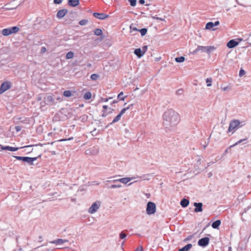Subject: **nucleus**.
<instances>
[{
    "label": "nucleus",
    "instance_id": "obj_1",
    "mask_svg": "<svg viewBox=\"0 0 251 251\" xmlns=\"http://www.w3.org/2000/svg\"><path fill=\"white\" fill-rule=\"evenodd\" d=\"M163 124L168 126L177 125L180 121L179 114L172 109H167L163 115Z\"/></svg>",
    "mask_w": 251,
    "mask_h": 251
},
{
    "label": "nucleus",
    "instance_id": "obj_2",
    "mask_svg": "<svg viewBox=\"0 0 251 251\" xmlns=\"http://www.w3.org/2000/svg\"><path fill=\"white\" fill-rule=\"evenodd\" d=\"M241 122L237 119L232 120L229 124V127L227 130L228 132H232L233 134L239 127H241L240 125Z\"/></svg>",
    "mask_w": 251,
    "mask_h": 251
},
{
    "label": "nucleus",
    "instance_id": "obj_3",
    "mask_svg": "<svg viewBox=\"0 0 251 251\" xmlns=\"http://www.w3.org/2000/svg\"><path fill=\"white\" fill-rule=\"evenodd\" d=\"M215 48L213 46H198V47L193 51V53L196 54L200 51L210 53Z\"/></svg>",
    "mask_w": 251,
    "mask_h": 251
},
{
    "label": "nucleus",
    "instance_id": "obj_4",
    "mask_svg": "<svg viewBox=\"0 0 251 251\" xmlns=\"http://www.w3.org/2000/svg\"><path fill=\"white\" fill-rule=\"evenodd\" d=\"M20 28L18 26H13L12 27H9L4 28L2 30L1 34L3 36H8L11 34L16 33L19 31Z\"/></svg>",
    "mask_w": 251,
    "mask_h": 251
},
{
    "label": "nucleus",
    "instance_id": "obj_5",
    "mask_svg": "<svg viewBox=\"0 0 251 251\" xmlns=\"http://www.w3.org/2000/svg\"><path fill=\"white\" fill-rule=\"evenodd\" d=\"M100 206V202L96 201L94 202L88 209V212L91 214L96 213Z\"/></svg>",
    "mask_w": 251,
    "mask_h": 251
},
{
    "label": "nucleus",
    "instance_id": "obj_6",
    "mask_svg": "<svg viewBox=\"0 0 251 251\" xmlns=\"http://www.w3.org/2000/svg\"><path fill=\"white\" fill-rule=\"evenodd\" d=\"M156 205L154 203L149 201L147 203L146 212L148 215H151L156 212Z\"/></svg>",
    "mask_w": 251,
    "mask_h": 251
},
{
    "label": "nucleus",
    "instance_id": "obj_7",
    "mask_svg": "<svg viewBox=\"0 0 251 251\" xmlns=\"http://www.w3.org/2000/svg\"><path fill=\"white\" fill-rule=\"evenodd\" d=\"M11 87V83L9 81H5L2 83L0 86V94H2Z\"/></svg>",
    "mask_w": 251,
    "mask_h": 251
},
{
    "label": "nucleus",
    "instance_id": "obj_8",
    "mask_svg": "<svg viewBox=\"0 0 251 251\" xmlns=\"http://www.w3.org/2000/svg\"><path fill=\"white\" fill-rule=\"evenodd\" d=\"M135 178H136L135 176L132 177H123V178H119V179H114V180H111L110 181L112 182H120L122 183L126 184L128 182L131 181V180H132L133 179H135Z\"/></svg>",
    "mask_w": 251,
    "mask_h": 251
},
{
    "label": "nucleus",
    "instance_id": "obj_9",
    "mask_svg": "<svg viewBox=\"0 0 251 251\" xmlns=\"http://www.w3.org/2000/svg\"><path fill=\"white\" fill-rule=\"evenodd\" d=\"M209 243V239L208 237H204L200 239L198 241V245L201 247H205L208 245Z\"/></svg>",
    "mask_w": 251,
    "mask_h": 251
},
{
    "label": "nucleus",
    "instance_id": "obj_10",
    "mask_svg": "<svg viewBox=\"0 0 251 251\" xmlns=\"http://www.w3.org/2000/svg\"><path fill=\"white\" fill-rule=\"evenodd\" d=\"M238 40H239V42H237L235 39H232L230 40L227 43V47L229 48H233L236 46H237L239 42L242 40L241 39H237Z\"/></svg>",
    "mask_w": 251,
    "mask_h": 251
},
{
    "label": "nucleus",
    "instance_id": "obj_11",
    "mask_svg": "<svg viewBox=\"0 0 251 251\" xmlns=\"http://www.w3.org/2000/svg\"><path fill=\"white\" fill-rule=\"evenodd\" d=\"M93 16L100 20H104L106 18H107L109 17L108 15H106L103 13H96L95 12L93 13Z\"/></svg>",
    "mask_w": 251,
    "mask_h": 251
},
{
    "label": "nucleus",
    "instance_id": "obj_12",
    "mask_svg": "<svg viewBox=\"0 0 251 251\" xmlns=\"http://www.w3.org/2000/svg\"><path fill=\"white\" fill-rule=\"evenodd\" d=\"M194 206L195 207L194 211L195 212H201L202 211V203L201 202H194Z\"/></svg>",
    "mask_w": 251,
    "mask_h": 251
},
{
    "label": "nucleus",
    "instance_id": "obj_13",
    "mask_svg": "<svg viewBox=\"0 0 251 251\" xmlns=\"http://www.w3.org/2000/svg\"><path fill=\"white\" fill-rule=\"evenodd\" d=\"M68 241V240L66 239H57L55 240L50 241V243L51 244H56V245H61Z\"/></svg>",
    "mask_w": 251,
    "mask_h": 251
},
{
    "label": "nucleus",
    "instance_id": "obj_14",
    "mask_svg": "<svg viewBox=\"0 0 251 251\" xmlns=\"http://www.w3.org/2000/svg\"><path fill=\"white\" fill-rule=\"evenodd\" d=\"M0 147H1V149L2 150H6L11 151H15L19 150V148L17 147H12L10 146H3L2 145H0Z\"/></svg>",
    "mask_w": 251,
    "mask_h": 251
},
{
    "label": "nucleus",
    "instance_id": "obj_15",
    "mask_svg": "<svg viewBox=\"0 0 251 251\" xmlns=\"http://www.w3.org/2000/svg\"><path fill=\"white\" fill-rule=\"evenodd\" d=\"M67 12V10L65 9L60 10L58 11L56 16L58 18L61 19L66 15Z\"/></svg>",
    "mask_w": 251,
    "mask_h": 251
},
{
    "label": "nucleus",
    "instance_id": "obj_16",
    "mask_svg": "<svg viewBox=\"0 0 251 251\" xmlns=\"http://www.w3.org/2000/svg\"><path fill=\"white\" fill-rule=\"evenodd\" d=\"M37 157H30L25 156V162L27 163L28 164L32 165L33 164V161L36 160Z\"/></svg>",
    "mask_w": 251,
    "mask_h": 251
},
{
    "label": "nucleus",
    "instance_id": "obj_17",
    "mask_svg": "<svg viewBox=\"0 0 251 251\" xmlns=\"http://www.w3.org/2000/svg\"><path fill=\"white\" fill-rule=\"evenodd\" d=\"M68 4L72 7H75L79 4V0H68Z\"/></svg>",
    "mask_w": 251,
    "mask_h": 251
},
{
    "label": "nucleus",
    "instance_id": "obj_18",
    "mask_svg": "<svg viewBox=\"0 0 251 251\" xmlns=\"http://www.w3.org/2000/svg\"><path fill=\"white\" fill-rule=\"evenodd\" d=\"M136 178H139L142 180H149L151 178V175L150 174H146L143 175L142 176H137L135 177Z\"/></svg>",
    "mask_w": 251,
    "mask_h": 251
},
{
    "label": "nucleus",
    "instance_id": "obj_19",
    "mask_svg": "<svg viewBox=\"0 0 251 251\" xmlns=\"http://www.w3.org/2000/svg\"><path fill=\"white\" fill-rule=\"evenodd\" d=\"M134 53L139 58H140L144 55L142 51H141V49L140 48L136 49L134 51Z\"/></svg>",
    "mask_w": 251,
    "mask_h": 251
},
{
    "label": "nucleus",
    "instance_id": "obj_20",
    "mask_svg": "<svg viewBox=\"0 0 251 251\" xmlns=\"http://www.w3.org/2000/svg\"><path fill=\"white\" fill-rule=\"evenodd\" d=\"M189 203V201L186 199H183L180 201V205L183 207H187Z\"/></svg>",
    "mask_w": 251,
    "mask_h": 251
},
{
    "label": "nucleus",
    "instance_id": "obj_21",
    "mask_svg": "<svg viewBox=\"0 0 251 251\" xmlns=\"http://www.w3.org/2000/svg\"><path fill=\"white\" fill-rule=\"evenodd\" d=\"M192 245L191 244H188L185 246L184 247L178 250V251H189V250L192 248Z\"/></svg>",
    "mask_w": 251,
    "mask_h": 251
},
{
    "label": "nucleus",
    "instance_id": "obj_22",
    "mask_svg": "<svg viewBox=\"0 0 251 251\" xmlns=\"http://www.w3.org/2000/svg\"><path fill=\"white\" fill-rule=\"evenodd\" d=\"M221 221L220 220H217L215 222H214L212 224V227L213 228H218L220 225H221Z\"/></svg>",
    "mask_w": 251,
    "mask_h": 251
},
{
    "label": "nucleus",
    "instance_id": "obj_23",
    "mask_svg": "<svg viewBox=\"0 0 251 251\" xmlns=\"http://www.w3.org/2000/svg\"><path fill=\"white\" fill-rule=\"evenodd\" d=\"M214 26L213 23L210 22L206 24L205 26V28L206 29H212L213 30H215V29H213V27Z\"/></svg>",
    "mask_w": 251,
    "mask_h": 251
},
{
    "label": "nucleus",
    "instance_id": "obj_24",
    "mask_svg": "<svg viewBox=\"0 0 251 251\" xmlns=\"http://www.w3.org/2000/svg\"><path fill=\"white\" fill-rule=\"evenodd\" d=\"M45 100L47 102V104L53 102L54 101V99L51 95H49L47 96V97L45 98Z\"/></svg>",
    "mask_w": 251,
    "mask_h": 251
},
{
    "label": "nucleus",
    "instance_id": "obj_25",
    "mask_svg": "<svg viewBox=\"0 0 251 251\" xmlns=\"http://www.w3.org/2000/svg\"><path fill=\"white\" fill-rule=\"evenodd\" d=\"M122 115L119 114L113 120L112 123H110L111 125H112L114 123H117L121 119Z\"/></svg>",
    "mask_w": 251,
    "mask_h": 251
},
{
    "label": "nucleus",
    "instance_id": "obj_26",
    "mask_svg": "<svg viewBox=\"0 0 251 251\" xmlns=\"http://www.w3.org/2000/svg\"><path fill=\"white\" fill-rule=\"evenodd\" d=\"M92 97V94L90 92H86L84 96V99L85 100H89Z\"/></svg>",
    "mask_w": 251,
    "mask_h": 251
},
{
    "label": "nucleus",
    "instance_id": "obj_27",
    "mask_svg": "<svg viewBox=\"0 0 251 251\" xmlns=\"http://www.w3.org/2000/svg\"><path fill=\"white\" fill-rule=\"evenodd\" d=\"M94 34L97 36L101 35L102 34V30L100 28H97L94 30Z\"/></svg>",
    "mask_w": 251,
    "mask_h": 251
},
{
    "label": "nucleus",
    "instance_id": "obj_28",
    "mask_svg": "<svg viewBox=\"0 0 251 251\" xmlns=\"http://www.w3.org/2000/svg\"><path fill=\"white\" fill-rule=\"evenodd\" d=\"M184 60H185V58L183 56L176 57L175 58V61L178 63L183 62Z\"/></svg>",
    "mask_w": 251,
    "mask_h": 251
},
{
    "label": "nucleus",
    "instance_id": "obj_29",
    "mask_svg": "<svg viewBox=\"0 0 251 251\" xmlns=\"http://www.w3.org/2000/svg\"><path fill=\"white\" fill-rule=\"evenodd\" d=\"M246 140H247L246 138L241 139V140H239L238 142H236L234 144L230 146L229 148H231L234 147Z\"/></svg>",
    "mask_w": 251,
    "mask_h": 251
},
{
    "label": "nucleus",
    "instance_id": "obj_30",
    "mask_svg": "<svg viewBox=\"0 0 251 251\" xmlns=\"http://www.w3.org/2000/svg\"><path fill=\"white\" fill-rule=\"evenodd\" d=\"M74 55V53L73 52L69 51L67 53L66 58V59H71L73 57Z\"/></svg>",
    "mask_w": 251,
    "mask_h": 251
},
{
    "label": "nucleus",
    "instance_id": "obj_31",
    "mask_svg": "<svg viewBox=\"0 0 251 251\" xmlns=\"http://www.w3.org/2000/svg\"><path fill=\"white\" fill-rule=\"evenodd\" d=\"M72 92L70 90L65 91L63 93V95L66 97H69L71 96Z\"/></svg>",
    "mask_w": 251,
    "mask_h": 251
},
{
    "label": "nucleus",
    "instance_id": "obj_32",
    "mask_svg": "<svg viewBox=\"0 0 251 251\" xmlns=\"http://www.w3.org/2000/svg\"><path fill=\"white\" fill-rule=\"evenodd\" d=\"M126 234L124 231H122L119 234V237L121 239H124L126 237Z\"/></svg>",
    "mask_w": 251,
    "mask_h": 251
},
{
    "label": "nucleus",
    "instance_id": "obj_33",
    "mask_svg": "<svg viewBox=\"0 0 251 251\" xmlns=\"http://www.w3.org/2000/svg\"><path fill=\"white\" fill-rule=\"evenodd\" d=\"M212 79L211 78H207L206 79V82L207 83V86L210 87L212 85Z\"/></svg>",
    "mask_w": 251,
    "mask_h": 251
},
{
    "label": "nucleus",
    "instance_id": "obj_34",
    "mask_svg": "<svg viewBox=\"0 0 251 251\" xmlns=\"http://www.w3.org/2000/svg\"><path fill=\"white\" fill-rule=\"evenodd\" d=\"M100 76L96 74L91 75L90 77L92 80H96L99 78Z\"/></svg>",
    "mask_w": 251,
    "mask_h": 251
},
{
    "label": "nucleus",
    "instance_id": "obj_35",
    "mask_svg": "<svg viewBox=\"0 0 251 251\" xmlns=\"http://www.w3.org/2000/svg\"><path fill=\"white\" fill-rule=\"evenodd\" d=\"M14 157L18 160L23 161L25 162V156H14Z\"/></svg>",
    "mask_w": 251,
    "mask_h": 251
},
{
    "label": "nucleus",
    "instance_id": "obj_36",
    "mask_svg": "<svg viewBox=\"0 0 251 251\" xmlns=\"http://www.w3.org/2000/svg\"><path fill=\"white\" fill-rule=\"evenodd\" d=\"M139 30L142 36L145 35L147 32V29L145 28H142Z\"/></svg>",
    "mask_w": 251,
    "mask_h": 251
},
{
    "label": "nucleus",
    "instance_id": "obj_37",
    "mask_svg": "<svg viewBox=\"0 0 251 251\" xmlns=\"http://www.w3.org/2000/svg\"><path fill=\"white\" fill-rule=\"evenodd\" d=\"M123 92H120L118 95V99L121 100H124L125 97H123Z\"/></svg>",
    "mask_w": 251,
    "mask_h": 251
},
{
    "label": "nucleus",
    "instance_id": "obj_38",
    "mask_svg": "<svg viewBox=\"0 0 251 251\" xmlns=\"http://www.w3.org/2000/svg\"><path fill=\"white\" fill-rule=\"evenodd\" d=\"M87 23H88L87 20L83 19V20H80L79 22V24L81 25H86L87 24Z\"/></svg>",
    "mask_w": 251,
    "mask_h": 251
},
{
    "label": "nucleus",
    "instance_id": "obj_39",
    "mask_svg": "<svg viewBox=\"0 0 251 251\" xmlns=\"http://www.w3.org/2000/svg\"><path fill=\"white\" fill-rule=\"evenodd\" d=\"M130 108L129 106L127 107H126V108H123L121 111V112H120V114L122 116L126 112V110H127L128 109H129Z\"/></svg>",
    "mask_w": 251,
    "mask_h": 251
},
{
    "label": "nucleus",
    "instance_id": "obj_40",
    "mask_svg": "<svg viewBox=\"0 0 251 251\" xmlns=\"http://www.w3.org/2000/svg\"><path fill=\"white\" fill-rule=\"evenodd\" d=\"M128 1L132 6H135L136 4V0H128Z\"/></svg>",
    "mask_w": 251,
    "mask_h": 251
},
{
    "label": "nucleus",
    "instance_id": "obj_41",
    "mask_svg": "<svg viewBox=\"0 0 251 251\" xmlns=\"http://www.w3.org/2000/svg\"><path fill=\"white\" fill-rule=\"evenodd\" d=\"M122 185L121 184H112L110 186V188H121Z\"/></svg>",
    "mask_w": 251,
    "mask_h": 251
},
{
    "label": "nucleus",
    "instance_id": "obj_42",
    "mask_svg": "<svg viewBox=\"0 0 251 251\" xmlns=\"http://www.w3.org/2000/svg\"><path fill=\"white\" fill-rule=\"evenodd\" d=\"M246 74V72L243 70V69H241L240 71H239V76L240 77H242V76H243L244 75H245Z\"/></svg>",
    "mask_w": 251,
    "mask_h": 251
},
{
    "label": "nucleus",
    "instance_id": "obj_43",
    "mask_svg": "<svg viewBox=\"0 0 251 251\" xmlns=\"http://www.w3.org/2000/svg\"><path fill=\"white\" fill-rule=\"evenodd\" d=\"M183 92V90L181 89H180L177 90L176 91V93L177 95H181V94H182Z\"/></svg>",
    "mask_w": 251,
    "mask_h": 251
},
{
    "label": "nucleus",
    "instance_id": "obj_44",
    "mask_svg": "<svg viewBox=\"0 0 251 251\" xmlns=\"http://www.w3.org/2000/svg\"><path fill=\"white\" fill-rule=\"evenodd\" d=\"M148 47L147 46H144L143 47L142 49L141 50V51H142L143 54L145 53V52L147 51Z\"/></svg>",
    "mask_w": 251,
    "mask_h": 251
},
{
    "label": "nucleus",
    "instance_id": "obj_45",
    "mask_svg": "<svg viewBox=\"0 0 251 251\" xmlns=\"http://www.w3.org/2000/svg\"><path fill=\"white\" fill-rule=\"evenodd\" d=\"M152 18L154 19H155L156 20H159V21H163L165 20V19L164 18H160V17H157L156 16L152 17Z\"/></svg>",
    "mask_w": 251,
    "mask_h": 251
},
{
    "label": "nucleus",
    "instance_id": "obj_46",
    "mask_svg": "<svg viewBox=\"0 0 251 251\" xmlns=\"http://www.w3.org/2000/svg\"><path fill=\"white\" fill-rule=\"evenodd\" d=\"M134 251H143V248L142 246H139Z\"/></svg>",
    "mask_w": 251,
    "mask_h": 251
},
{
    "label": "nucleus",
    "instance_id": "obj_47",
    "mask_svg": "<svg viewBox=\"0 0 251 251\" xmlns=\"http://www.w3.org/2000/svg\"><path fill=\"white\" fill-rule=\"evenodd\" d=\"M15 130L16 131L19 132L22 130V127L19 126H16L15 127Z\"/></svg>",
    "mask_w": 251,
    "mask_h": 251
},
{
    "label": "nucleus",
    "instance_id": "obj_48",
    "mask_svg": "<svg viewBox=\"0 0 251 251\" xmlns=\"http://www.w3.org/2000/svg\"><path fill=\"white\" fill-rule=\"evenodd\" d=\"M63 0H54L53 2L55 4H60Z\"/></svg>",
    "mask_w": 251,
    "mask_h": 251
},
{
    "label": "nucleus",
    "instance_id": "obj_49",
    "mask_svg": "<svg viewBox=\"0 0 251 251\" xmlns=\"http://www.w3.org/2000/svg\"><path fill=\"white\" fill-rule=\"evenodd\" d=\"M73 137H70L68 139H61L59 140L60 142H62V141H67V140H73Z\"/></svg>",
    "mask_w": 251,
    "mask_h": 251
},
{
    "label": "nucleus",
    "instance_id": "obj_50",
    "mask_svg": "<svg viewBox=\"0 0 251 251\" xmlns=\"http://www.w3.org/2000/svg\"><path fill=\"white\" fill-rule=\"evenodd\" d=\"M110 99H111V98H109L108 99V98H101V100L102 101H104V102H107Z\"/></svg>",
    "mask_w": 251,
    "mask_h": 251
},
{
    "label": "nucleus",
    "instance_id": "obj_51",
    "mask_svg": "<svg viewBox=\"0 0 251 251\" xmlns=\"http://www.w3.org/2000/svg\"><path fill=\"white\" fill-rule=\"evenodd\" d=\"M102 107L103 109V112H106V110L108 108V106L107 105H103Z\"/></svg>",
    "mask_w": 251,
    "mask_h": 251
},
{
    "label": "nucleus",
    "instance_id": "obj_52",
    "mask_svg": "<svg viewBox=\"0 0 251 251\" xmlns=\"http://www.w3.org/2000/svg\"><path fill=\"white\" fill-rule=\"evenodd\" d=\"M213 24H214V26H217L220 24V22H219V21H216L215 23H213Z\"/></svg>",
    "mask_w": 251,
    "mask_h": 251
},
{
    "label": "nucleus",
    "instance_id": "obj_53",
    "mask_svg": "<svg viewBox=\"0 0 251 251\" xmlns=\"http://www.w3.org/2000/svg\"><path fill=\"white\" fill-rule=\"evenodd\" d=\"M139 3H140V4H144V3H145V0H140L139 1Z\"/></svg>",
    "mask_w": 251,
    "mask_h": 251
},
{
    "label": "nucleus",
    "instance_id": "obj_54",
    "mask_svg": "<svg viewBox=\"0 0 251 251\" xmlns=\"http://www.w3.org/2000/svg\"><path fill=\"white\" fill-rule=\"evenodd\" d=\"M107 114L105 113V112H103V114H102V116L103 117H105L107 116Z\"/></svg>",
    "mask_w": 251,
    "mask_h": 251
},
{
    "label": "nucleus",
    "instance_id": "obj_55",
    "mask_svg": "<svg viewBox=\"0 0 251 251\" xmlns=\"http://www.w3.org/2000/svg\"><path fill=\"white\" fill-rule=\"evenodd\" d=\"M227 251H232V248L231 247H229Z\"/></svg>",
    "mask_w": 251,
    "mask_h": 251
},
{
    "label": "nucleus",
    "instance_id": "obj_56",
    "mask_svg": "<svg viewBox=\"0 0 251 251\" xmlns=\"http://www.w3.org/2000/svg\"><path fill=\"white\" fill-rule=\"evenodd\" d=\"M208 177H210L212 175V174L211 173H208Z\"/></svg>",
    "mask_w": 251,
    "mask_h": 251
},
{
    "label": "nucleus",
    "instance_id": "obj_57",
    "mask_svg": "<svg viewBox=\"0 0 251 251\" xmlns=\"http://www.w3.org/2000/svg\"><path fill=\"white\" fill-rule=\"evenodd\" d=\"M117 102H118V101H117V100H113V101L112 102V103H117Z\"/></svg>",
    "mask_w": 251,
    "mask_h": 251
},
{
    "label": "nucleus",
    "instance_id": "obj_58",
    "mask_svg": "<svg viewBox=\"0 0 251 251\" xmlns=\"http://www.w3.org/2000/svg\"><path fill=\"white\" fill-rule=\"evenodd\" d=\"M133 30H135V31H137V30H138L137 29V28H136V27L133 28Z\"/></svg>",
    "mask_w": 251,
    "mask_h": 251
},
{
    "label": "nucleus",
    "instance_id": "obj_59",
    "mask_svg": "<svg viewBox=\"0 0 251 251\" xmlns=\"http://www.w3.org/2000/svg\"><path fill=\"white\" fill-rule=\"evenodd\" d=\"M41 100V97H39L37 98V100H38V101L40 100Z\"/></svg>",
    "mask_w": 251,
    "mask_h": 251
},
{
    "label": "nucleus",
    "instance_id": "obj_60",
    "mask_svg": "<svg viewBox=\"0 0 251 251\" xmlns=\"http://www.w3.org/2000/svg\"><path fill=\"white\" fill-rule=\"evenodd\" d=\"M42 51H45L46 50V48H42Z\"/></svg>",
    "mask_w": 251,
    "mask_h": 251
},
{
    "label": "nucleus",
    "instance_id": "obj_61",
    "mask_svg": "<svg viewBox=\"0 0 251 251\" xmlns=\"http://www.w3.org/2000/svg\"><path fill=\"white\" fill-rule=\"evenodd\" d=\"M223 90H224V91H226V90H227V87H225V88H223Z\"/></svg>",
    "mask_w": 251,
    "mask_h": 251
},
{
    "label": "nucleus",
    "instance_id": "obj_62",
    "mask_svg": "<svg viewBox=\"0 0 251 251\" xmlns=\"http://www.w3.org/2000/svg\"><path fill=\"white\" fill-rule=\"evenodd\" d=\"M227 151H228V150H227H227H226L225 151L224 154L226 153V152H227Z\"/></svg>",
    "mask_w": 251,
    "mask_h": 251
},
{
    "label": "nucleus",
    "instance_id": "obj_63",
    "mask_svg": "<svg viewBox=\"0 0 251 251\" xmlns=\"http://www.w3.org/2000/svg\"><path fill=\"white\" fill-rule=\"evenodd\" d=\"M132 184V182L130 183L129 184H128V185H131Z\"/></svg>",
    "mask_w": 251,
    "mask_h": 251
},
{
    "label": "nucleus",
    "instance_id": "obj_64",
    "mask_svg": "<svg viewBox=\"0 0 251 251\" xmlns=\"http://www.w3.org/2000/svg\"><path fill=\"white\" fill-rule=\"evenodd\" d=\"M39 239H42V236H39Z\"/></svg>",
    "mask_w": 251,
    "mask_h": 251
}]
</instances>
